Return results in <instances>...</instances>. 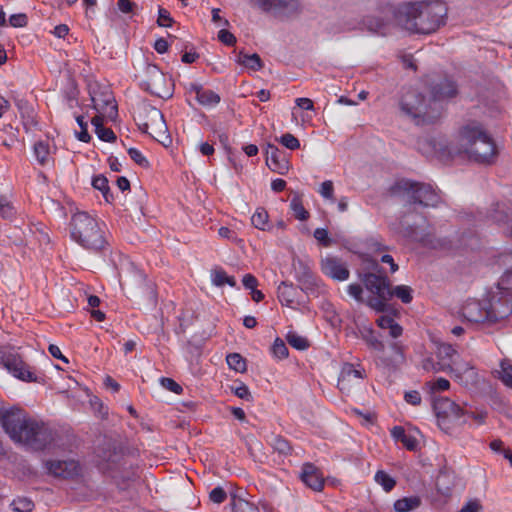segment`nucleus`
Segmentation results:
<instances>
[{"label":"nucleus","mask_w":512,"mask_h":512,"mask_svg":"<svg viewBox=\"0 0 512 512\" xmlns=\"http://www.w3.org/2000/svg\"><path fill=\"white\" fill-rule=\"evenodd\" d=\"M71 237L83 248L99 252L108 245L99 222L86 212H77L71 218Z\"/></svg>","instance_id":"423d86ee"},{"label":"nucleus","mask_w":512,"mask_h":512,"mask_svg":"<svg viewBox=\"0 0 512 512\" xmlns=\"http://www.w3.org/2000/svg\"><path fill=\"white\" fill-rule=\"evenodd\" d=\"M0 423L11 440L28 449L42 451L54 441V432L46 423L18 407H0Z\"/></svg>","instance_id":"f257e3e1"},{"label":"nucleus","mask_w":512,"mask_h":512,"mask_svg":"<svg viewBox=\"0 0 512 512\" xmlns=\"http://www.w3.org/2000/svg\"><path fill=\"white\" fill-rule=\"evenodd\" d=\"M363 264L358 277L366 290L371 293L367 299V305L376 312H385L388 302L392 299L391 282L383 273L378 260L367 257L363 260Z\"/></svg>","instance_id":"20e7f679"},{"label":"nucleus","mask_w":512,"mask_h":512,"mask_svg":"<svg viewBox=\"0 0 512 512\" xmlns=\"http://www.w3.org/2000/svg\"><path fill=\"white\" fill-rule=\"evenodd\" d=\"M230 506L233 512H259L258 507L254 503L240 496H232Z\"/></svg>","instance_id":"7c9ffc66"},{"label":"nucleus","mask_w":512,"mask_h":512,"mask_svg":"<svg viewBox=\"0 0 512 512\" xmlns=\"http://www.w3.org/2000/svg\"><path fill=\"white\" fill-rule=\"evenodd\" d=\"M390 347L393 350L396 358L395 359L381 358V362H382V364L385 367H394L398 363L403 362V360H404V355H403L402 347L398 343L393 342L390 345Z\"/></svg>","instance_id":"79ce46f5"},{"label":"nucleus","mask_w":512,"mask_h":512,"mask_svg":"<svg viewBox=\"0 0 512 512\" xmlns=\"http://www.w3.org/2000/svg\"><path fill=\"white\" fill-rule=\"evenodd\" d=\"M456 355H458V353L451 344L440 343L437 345L436 357L440 362H449L452 366L453 358Z\"/></svg>","instance_id":"473e14b6"},{"label":"nucleus","mask_w":512,"mask_h":512,"mask_svg":"<svg viewBox=\"0 0 512 512\" xmlns=\"http://www.w3.org/2000/svg\"><path fill=\"white\" fill-rule=\"evenodd\" d=\"M146 119V121L138 124L139 129L143 133L149 134L163 146L168 147L172 143V139L168 133L167 124L162 112L155 107H150L146 110Z\"/></svg>","instance_id":"f8f14e48"},{"label":"nucleus","mask_w":512,"mask_h":512,"mask_svg":"<svg viewBox=\"0 0 512 512\" xmlns=\"http://www.w3.org/2000/svg\"><path fill=\"white\" fill-rule=\"evenodd\" d=\"M160 381L163 387L176 394H180L183 390L182 387L172 378L162 377Z\"/></svg>","instance_id":"bf43d9fd"},{"label":"nucleus","mask_w":512,"mask_h":512,"mask_svg":"<svg viewBox=\"0 0 512 512\" xmlns=\"http://www.w3.org/2000/svg\"><path fill=\"white\" fill-rule=\"evenodd\" d=\"M269 215L267 211L259 207L256 209L254 214L251 217V222L253 226L259 230L266 231L270 229V226L268 224Z\"/></svg>","instance_id":"f704fd0d"},{"label":"nucleus","mask_w":512,"mask_h":512,"mask_svg":"<svg viewBox=\"0 0 512 512\" xmlns=\"http://www.w3.org/2000/svg\"><path fill=\"white\" fill-rule=\"evenodd\" d=\"M405 227V235L411 240L420 243L423 247L432 250H448L451 248V241L447 238L436 237L431 232H425L420 229V226L416 223H409V214H407L401 221Z\"/></svg>","instance_id":"4468645a"},{"label":"nucleus","mask_w":512,"mask_h":512,"mask_svg":"<svg viewBox=\"0 0 512 512\" xmlns=\"http://www.w3.org/2000/svg\"><path fill=\"white\" fill-rule=\"evenodd\" d=\"M321 196L325 199H333V182L330 180H326L321 184L320 190H319Z\"/></svg>","instance_id":"e2e57ef3"},{"label":"nucleus","mask_w":512,"mask_h":512,"mask_svg":"<svg viewBox=\"0 0 512 512\" xmlns=\"http://www.w3.org/2000/svg\"><path fill=\"white\" fill-rule=\"evenodd\" d=\"M272 446L275 451L282 455H288L291 452V446L289 442L281 436H276L273 438Z\"/></svg>","instance_id":"09e8293b"},{"label":"nucleus","mask_w":512,"mask_h":512,"mask_svg":"<svg viewBox=\"0 0 512 512\" xmlns=\"http://www.w3.org/2000/svg\"><path fill=\"white\" fill-rule=\"evenodd\" d=\"M395 21L419 34H431L446 24L448 6L443 0L403 2L396 7L388 6Z\"/></svg>","instance_id":"f03ea898"},{"label":"nucleus","mask_w":512,"mask_h":512,"mask_svg":"<svg viewBox=\"0 0 512 512\" xmlns=\"http://www.w3.org/2000/svg\"><path fill=\"white\" fill-rule=\"evenodd\" d=\"M483 506L478 499L469 500L460 510V512H480Z\"/></svg>","instance_id":"0e129e2a"},{"label":"nucleus","mask_w":512,"mask_h":512,"mask_svg":"<svg viewBox=\"0 0 512 512\" xmlns=\"http://www.w3.org/2000/svg\"><path fill=\"white\" fill-rule=\"evenodd\" d=\"M486 308V298L481 301L469 300L463 305L461 314L463 318L470 323L488 324L489 312H487Z\"/></svg>","instance_id":"a211bd4d"},{"label":"nucleus","mask_w":512,"mask_h":512,"mask_svg":"<svg viewBox=\"0 0 512 512\" xmlns=\"http://www.w3.org/2000/svg\"><path fill=\"white\" fill-rule=\"evenodd\" d=\"M34 156L41 166H45L50 161V145L48 141L40 140L34 144Z\"/></svg>","instance_id":"bb28decb"},{"label":"nucleus","mask_w":512,"mask_h":512,"mask_svg":"<svg viewBox=\"0 0 512 512\" xmlns=\"http://www.w3.org/2000/svg\"><path fill=\"white\" fill-rule=\"evenodd\" d=\"M218 39L227 46H233L236 43V37L226 29H221L218 32Z\"/></svg>","instance_id":"13d9d810"},{"label":"nucleus","mask_w":512,"mask_h":512,"mask_svg":"<svg viewBox=\"0 0 512 512\" xmlns=\"http://www.w3.org/2000/svg\"><path fill=\"white\" fill-rule=\"evenodd\" d=\"M391 194L402 197L409 208L402 219L409 214V223H413L412 215L418 213L417 206L436 207L441 202L440 196L430 184L401 179L395 182L390 188Z\"/></svg>","instance_id":"39448f33"},{"label":"nucleus","mask_w":512,"mask_h":512,"mask_svg":"<svg viewBox=\"0 0 512 512\" xmlns=\"http://www.w3.org/2000/svg\"><path fill=\"white\" fill-rule=\"evenodd\" d=\"M76 122L80 127V132H76V137L79 141L88 143L91 140V136L88 133V125L84 120V116L79 115L76 117Z\"/></svg>","instance_id":"de8ad7c7"},{"label":"nucleus","mask_w":512,"mask_h":512,"mask_svg":"<svg viewBox=\"0 0 512 512\" xmlns=\"http://www.w3.org/2000/svg\"><path fill=\"white\" fill-rule=\"evenodd\" d=\"M91 101L98 115L107 116L110 119H114L117 116V105L110 92L105 91L98 95H91Z\"/></svg>","instance_id":"412c9836"},{"label":"nucleus","mask_w":512,"mask_h":512,"mask_svg":"<svg viewBox=\"0 0 512 512\" xmlns=\"http://www.w3.org/2000/svg\"><path fill=\"white\" fill-rule=\"evenodd\" d=\"M486 306L489 325L507 319L512 313V290H506L498 283L496 291L488 293Z\"/></svg>","instance_id":"9d476101"},{"label":"nucleus","mask_w":512,"mask_h":512,"mask_svg":"<svg viewBox=\"0 0 512 512\" xmlns=\"http://www.w3.org/2000/svg\"><path fill=\"white\" fill-rule=\"evenodd\" d=\"M314 237L325 247L331 245V239L328 237V232L324 228H317L314 231Z\"/></svg>","instance_id":"69168bd1"},{"label":"nucleus","mask_w":512,"mask_h":512,"mask_svg":"<svg viewBox=\"0 0 512 512\" xmlns=\"http://www.w3.org/2000/svg\"><path fill=\"white\" fill-rule=\"evenodd\" d=\"M458 93L457 85L454 81L443 78L431 86L432 102L434 107H440L438 102L451 99Z\"/></svg>","instance_id":"6ab92c4d"},{"label":"nucleus","mask_w":512,"mask_h":512,"mask_svg":"<svg viewBox=\"0 0 512 512\" xmlns=\"http://www.w3.org/2000/svg\"><path fill=\"white\" fill-rule=\"evenodd\" d=\"M301 480L307 487L314 491H321L323 489L324 480L317 468L311 463H305L303 465Z\"/></svg>","instance_id":"5701e85b"},{"label":"nucleus","mask_w":512,"mask_h":512,"mask_svg":"<svg viewBox=\"0 0 512 512\" xmlns=\"http://www.w3.org/2000/svg\"><path fill=\"white\" fill-rule=\"evenodd\" d=\"M404 399L407 403L413 406L420 405L422 400L420 393L416 390L405 392Z\"/></svg>","instance_id":"338daca9"},{"label":"nucleus","mask_w":512,"mask_h":512,"mask_svg":"<svg viewBox=\"0 0 512 512\" xmlns=\"http://www.w3.org/2000/svg\"><path fill=\"white\" fill-rule=\"evenodd\" d=\"M413 290L407 285H398L396 287L391 286L392 298L395 296L399 298L404 304H408L412 301Z\"/></svg>","instance_id":"58836bf2"},{"label":"nucleus","mask_w":512,"mask_h":512,"mask_svg":"<svg viewBox=\"0 0 512 512\" xmlns=\"http://www.w3.org/2000/svg\"><path fill=\"white\" fill-rule=\"evenodd\" d=\"M286 340L290 346L297 350L302 351L306 350L309 347V341L307 340V338L292 331L287 333Z\"/></svg>","instance_id":"ea45409f"},{"label":"nucleus","mask_w":512,"mask_h":512,"mask_svg":"<svg viewBox=\"0 0 512 512\" xmlns=\"http://www.w3.org/2000/svg\"><path fill=\"white\" fill-rule=\"evenodd\" d=\"M294 286L292 283L282 281L277 288V297L281 304L290 306L294 302Z\"/></svg>","instance_id":"cd10ccee"},{"label":"nucleus","mask_w":512,"mask_h":512,"mask_svg":"<svg viewBox=\"0 0 512 512\" xmlns=\"http://www.w3.org/2000/svg\"><path fill=\"white\" fill-rule=\"evenodd\" d=\"M266 164L269 169L280 175H285L290 169L289 154L280 150L276 145L268 143L265 150Z\"/></svg>","instance_id":"f3484780"},{"label":"nucleus","mask_w":512,"mask_h":512,"mask_svg":"<svg viewBox=\"0 0 512 512\" xmlns=\"http://www.w3.org/2000/svg\"><path fill=\"white\" fill-rule=\"evenodd\" d=\"M427 386H429L432 392L445 391L450 388V382L447 379L440 377L435 381L427 382Z\"/></svg>","instance_id":"864d4df0"},{"label":"nucleus","mask_w":512,"mask_h":512,"mask_svg":"<svg viewBox=\"0 0 512 512\" xmlns=\"http://www.w3.org/2000/svg\"><path fill=\"white\" fill-rule=\"evenodd\" d=\"M348 294L353 297L356 301H363V288L358 283H352L347 287Z\"/></svg>","instance_id":"4d7b16f0"},{"label":"nucleus","mask_w":512,"mask_h":512,"mask_svg":"<svg viewBox=\"0 0 512 512\" xmlns=\"http://www.w3.org/2000/svg\"><path fill=\"white\" fill-rule=\"evenodd\" d=\"M292 271L300 289L307 295L318 296L323 292L321 279L314 274L309 262L296 258L292 262Z\"/></svg>","instance_id":"ddd939ff"},{"label":"nucleus","mask_w":512,"mask_h":512,"mask_svg":"<svg viewBox=\"0 0 512 512\" xmlns=\"http://www.w3.org/2000/svg\"><path fill=\"white\" fill-rule=\"evenodd\" d=\"M400 109L417 125L434 123L440 117V108L434 107L432 100L427 102L417 89H408L402 95Z\"/></svg>","instance_id":"0eeeda50"},{"label":"nucleus","mask_w":512,"mask_h":512,"mask_svg":"<svg viewBox=\"0 0 512 512\" xmlns=\"http://www.w3.org/2000/svg\"><path fill=\"white\" fill-rule=\"evenodd\" d=\"M145 78L140 81L141 89L161 99L173 96L174 84L156 65L148 64L144 72Z\"/></svg>","instance_id":"1a4fd4ad"},{"label":"nucleus","mask_w":512,"mask_h":512,"mask_svg":"<svg viewBox=\"0 0 512 512\" xmlns=\"http://www.w3.org/2000/svg\"><path fill=\"white\" fill-rule=\"evenodd\" d=\"M251 7L276 18H290L303 11L301 0H249Z\"/></svg>","instance_id":"9b49d317"},{"label":"nucleus","mask_w":512,"mask_h":512,"mask_svg":"<svg viewBox=\"0 0 512 512\" xmlns=\"http://www.w3.org/2000/svg\"><path fill=\"white\" fill-rule=\"evenodd\" d=\"M387 27V19L384 17L366 16L359 21L346 22L344 30L364 29L384 35Z\"/></svg>","instance_id":"aec40b11"},{"label":"nucleus","mask_w":512,"mask_h":512,"mask_svg":"<svg viewBox=\"0 0 512 512\" xmlns=\"http://www.w3.org/2000/svg\"><path fill=\"white\" fill-rule=\"evenodd\" d=\"M499 379L509 388H512V364L504 359L500 362Z\"/></svg>","instance_id":"4c0bfd02"},{"label":"nucleus","mask_w":512,"mask_h":512,"mask_svg":"<svg viewBox=\"0 0 512 512\" xmlns=\"http://www.w3.org/2000/svg\"><path fill=\"white\" fill-rule=\"evenodd\" d=\"M499 285L506 290H512V267L507 269L501 276Z\"/></svg>","instance_id":"774afa93"},{"label":"nucleus","mask_w":512,"mask_h":512,"mask_svg":"<svg viewBox=\"0 0 512 512\" xmlns=\"http://www.w3.org/2000/svg\"><path fill=\"white\" fill-rule=\"evenodd\" d=\"M9 25L15 28H22L27 26L28 17L25 13L12 14L9 17Z\"/></svg>","instance_id":"603ef678"},{"label":"nucleus","mask_w":512,"mask_h":512,"mask_svg":"<svg viewBox=\"0 0 512 512\" xmlns=\"http://www.w3.org/2000/svg\"><path fill=\"white\" fill-rule=\"evenodd\" d=\"M375 482L380 485L385 492H390L396 486V480L384 470H378L374 476Z\"/></svg>","instance_id":"c9c22d12"},{"label":"nucleus","mask_w":512,"mask_h":512,"mask_svg":"<svg viewBox=\"0 0 512 512\" xmlns=\"http://www.w3.org/2000/svg\"><path fill=\"white\" fill-rule=\"evenodd\" d=\"M290 208L296 219L305 221L309 217V212L304 208L299 198L294 197L290 201Z\"/></svg>","instance_id":"a18cd8bd"},{"label":"nucleus","mask_w":512,"mask_h":512,"mask_svg":"<svg viewBox=\"0 0 512 512\" xmlns=\"http://www.w3.org/2000/svg\"><path fill=\"white\" fill-rule=\"evenodd\" d=\"M237 62L253 71H259L263 67L262 60L256 53L249 55L241 51L239 52Z\"/></svg>","instance_id":"c756f323"},{"label":"nucleus","mask_w":512,"mask_h":512,"mask_svg":"<svg viewBox=\"0 0 512 512\" xmlns=\"http://www.w3.org/2000/svg\"><path fill=\"white\" fill-rule=\"evenodd\" d=\"M10 507L14 512H31L34 508V503L29 498L19 497L12 501Z\"/></svg>","instance_id":"37998d69"},{"label":"nucleus","mask_w":512,"mask_h":512,"mask_svg":"<svg viewBox=\"0 0 512 512\" xmlns=\"http://www.w3.org/2000/svg\"><path fill=\"white\" fill-rule=\"evenodd\" d=\"M128 154L130 158L138 165L140 166H147L148 161L147 159L142 155V153L136 149V148H129Z\"/></svg>","instance_id":"680f3d73"},{"label":"nucleus","mask_w":512,"mask_h":512,"mask_svg":"<svg viewBox=\"0 0 512 512\" xmlns=\"http://www.w3.org/2000/svg\"><path fill=\"white\" fill-rule=\"evenodd\" d=\"M422 367L424 370L428 372H452L453 368L449 362H440L439 360L436 362L432 358H426L422 362Z\"/></svg>","instance_id":"72a5a7b5"},{"label":"nucleus","mask_w":512,"mask_h":512,"mask_svg":"<svg viewBox=\"0 0 512 512\" xmlns=\"http://www.w3.org/2000/svg\"><path fill=\"white\" fill-rule=\"evenodd\" d=\"M1 364L14 377L26 382H38L37 375L31 370V367L23 361L17 353L4 354L1 357Z\"/></svg>","instance_id":"2eb2a0df"},{"label":"nucleus","mask_w":512,"mask_h":512,"mask_svg":"<svg viewBox=\"0 0 512 512\" xmlns=\"http://www.w3.org/2000/svg\"><path fill=\"white\" fill-rule=\"evenodd\" d=\"M362 339L370 348L379 352L384 351V343L375 335L371 328H367L362 332Z\"/></svg>","instance_id":"e433bc0d"},{"label":"nucleus","mask_w":512,"mask_h":512,"mask_svg":"<svg viewBox=\"0 0 512 512\" xmlns=\"http://www.w3.org/2000/svg\"><path fill=\"white\" fill-rule=\"evenodd\" d=\"M420 505L421 498L419 496H409L396 500L394 509L396 512H409L417 509Z\"/></svg>","instance_id":"c85d7f7f"},{"label":"nucleus","mask_w":512,"mask_h":512,"mask_svg":"<svg viewBox=\"0 0 512 512\" xmlns=\"http://www.w3.org/2000/svg\"><path fill=\"white\" fill-rule=\"evenodd\" d=\"M173 22L174 20L170 12L165 8L159 7L157 24L161 27H171Z\"/></svg>","instance_id":"3c124183"},{"label":"nucleus","mask_w":512,"mask_h":512,"mask_svg":"<svg viewBox=\"0 0 512 512\" xmlns=\"http://www.w3.org/2000/svg\"><path fill=\"white\" fill-rule=\"evenodd\" d=\"M320 268L324 275L335 281H345L350 276L346 263L339 257L327 255L321 259Z\"/></svg>","instance_id":"dca6fc26"},{"label":"nucleus","mask_w":512,"mask_h":512,"mask_svg":"<svg viewBox=\"0 0 512 512\" xmlns=\"http://www.w3.org/2000/svg\"><path fill=\"white\" fill-rule=\"evenodd\" d=\"M459 152L480 164L490 165L497 158V149L494 140L484 127L478 122H471L463 126L459 133Z\"/></svg>","instance_id":"7ed1b4c3"},{"label":"nucleus","mask_w":512,"mask_h":512,"mask_svg":"<svg viewBox=\"0 0 512 512\" xmlns=\"http://www.w3.org/2000/svg\"><path fill=\"white\" fill-rule=\"evenodd\" d=\"M92 186L95 189L102 192V195H103L104 199L106 200V202L111 203L113 201L114 197L110 191L108 179L104 175L100 174V175L93 177Z\"/></svg>","instance_id":"2f4dec72"},{"label":"nucleus","mask_w":512,"mask_h":512,"mask_svg":"<svg viewBox=\"0 0 512 512\" xmlns=\"http://www.w3.org/2000/svg\"><path fill=\"white\" fill-rule=\"evenodd\" d=\"M272 353L274 357L278 359H284L288 357L289 351L285 344V342L281 338H276L272 347H271Z\"/></svg>","instance_id":"49530a36"},{"label":"nucleus","mask_w":512,"mask_h":512,"mask_svg":"<svg viewBox=\"0 0 512 512\" xmlns=\"http://www.w3.org/2000/svg\"><path fill=\"white\" fill-rule=\"evenodd\" d=\"M365 376V370L363 368H356L351 363H345L341 369L338 386L343 390L346 388V382L349 381L351 377L363 379Z\"/></svg>","instance_id":"393cba45"},{"label":"nucleus","mask_w":512,"mask_h":512,"mask_svg":"<svg viewBox=\"0 0 512 512\" xmlns=\"http://www.w3.org/2000/svg\"><path fill=\"white\" fill-rule=\"evenodd\" d=\"M227 364L229 368L235 370L236 372H245L246 367V361L245 359L238 353H231L228 354L226 357Z\"/></svg>","instance_id":"a19ab883"},{"label":"nucleus","mask_w":512,"mask_h":512,"mask_svg":"<svg viewBox=\"0 0 512 512\" xmlns=\"http://www.w3.org/2000/svg\"><path fill=\"white\" fill-rule=\"evenodd\" d=\"M433 410L437 418L438 426L448 431L454 426L462 425L472 418L479 423L483 422V415L467 413L462 407L446 397H438L433 400Z\"/></svg>","instance_id":"6e6552de"},{"label":"nucleus","mask_w":512,"mask_h":512,"mask_svg":"<svg viewBox=\"0 0 512 512\" xmlns=\"http://www.w3.org/2000/svg\"><path fill=\"white\" fill-rule=\"evenodd\" d=\"M209 498L212 502L220 504L226 500L227 494L223 488L215 487L214 489L211 490Z\"/></svg>","instance_id":"6e6d98bb"},{"label":"nucleus","mask_w":512,"mask_h":512,"mask_svg":"<svg viewBox=\"0 0 512 512\" xmlns=\"http://www.w3.org/2000/svg\"><path fill=\"white\" fill-rule=\"evenodd\" d=\"M103 116L96 115L92 118L91 123L95 127V133L98 138L105 142H115L117 137L111 128L104 127Z\"/></svg>","instance_id":"a878e982"},{"label":"nucleus","mask_w":512,"mask_h":512,"mask_svg":"<svg viewBox=\"0 0 512 512\" xmlns=\"http://www.w3.org/2000/svg\"><path fill=\"white\" fill-rule=\"evenodd\" d=\"M15 214L8 193H0V217L10 218Z\"/></svg>","instance_id":"c03bdc74"},{"label":"nucleus","mask_w":512,"mask_h":512,"mask_svg":"<svg viewBox=\"0 0 512 512\" xmlns=\"http://www.w3.org/2000/svg\"><path fill=\"white\" fill-rule=\"evenodd\" d=\"M279 141L283 146L290 150H296L300 147V141L291 133L283 134Z\"/></svg>","instance_id":"8fccbe9b"},{"label":"nucleus","mask_w":512,"mask_h":512,"mask_svg":"<svg viewBox=\"0 0 512 512\" xmlns=\"http://www.w3.org/2000/svg\"><path fill=\"white\" fill-rule=\"evenodd\" d=\"M48 470L54 476L70 478L79 473V465L75 461H51Z\"/></svg>","instance_id":"b1692460"},{"label":"nucleus","mask_w":512,"mask_h":512,"mask_svg":"<svg viewBox=\"0 0 512 512\" xmlns=\"http://www.w3.org/2000/svg\"><path fill=\"white\" fill-rule=\"evenodd\" d=\"M234 394L239 397L240 399L246 400L248 402L253 401V397L251 395V392L244 383H240L237 387L234 389Z\"/></svg>","instance_id":"5fc2aeb1"},{"label":"nucleus","mask_w":512,"mask_h":512,"mask_svg":"<svg viewBox=\"0 0 512 512\" xmlns=\"http://www.w3.org/2000/svg\"><path fill=\"white\" fill-rule=\"evenodd\" d=\"M227 281V273L223 269H216L212 272V283L221 287Z\"/></svg>","instance_id":"052dcab7"},{"label":"nucleus","mask_w":512,"mask_h":512,"mask_svg":"<svg viewBox=\"0 0 512 512\" xmlns=\"http://www.w3.org/2000/svg\"><path fill=\"white\" fill-rule=\"evenodd\" d=\"M188 91L190 93H195L196 100L202 106L214 107L218 105L221 100L219 94L209 89L205 90L202 85L197 83H191Z\"/></svg>","instance_id":"4be33fe9"}]
</instances>
